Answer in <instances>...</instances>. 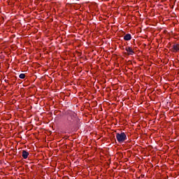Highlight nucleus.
Masks as SVG:
<instances>
[{"instance_id": "1", "label": "nucleus", "mask_w": 179, "mask_h": 179, "mask_svg": "<svg viewBox=\"0 0 179 179\" xmlns=\"http://www.w3.org/2000/svg\"><path fill=\"white\" fill-rule=\"evenodd\" d=\"M78 115L73 111H69L67 115V121L69 125L76 124L78 121Z\"/></svg>"}, {"instance_id": "4", "label": "nucleus", "mask_w": 179, "mask_h": 179, "mask_svg": "<svg viewBox=\"0 0 179 179\" xmlns=\"http://www.w3.org/2000/svg\"><path fill=\"white\" fill-rule=\"evenodd\" d=\"M178 51H179V44L177 43V44L173 45L172 48H171V52H178Z\"/></svg>"}, {"instance_id": "7", "label": "nucleus", "mask_w": 179, "mask_h": 179, "mask_svg": "<svg viewBox=\"0 0 179 179\" xmlns=\"http://www.w3.org/2000/svg\"><path fill=\"white\" fill-rule=\"evenodd\" d=\"M20 79H24V78H26V74H24V73H21V74L20 75Z\"/></svg>"}, {"instance_id": "6", "label": "nucleus", "mask_w": 179, "mask_h": 179, "mask_svg": "<svg viewBox=\"0 0 179 179\" xmlns=\"http://www.w3.org/2000/svg\"><path fill=\"white\" fill-rule=\"evenodd\" d=\"M22 157L23 159H27V157H29V152L22 150Z\"/></svg>"}, {"instance_id": "5", "label": "nucleus", "mask_w": 179, "mask_h": 179, "mask_svg": "<svg viewBox=\"0 0 179 179\" xmlns=\"http://www.w3.org/2000/svg\"><path fill=\"white\" fill-rule=\"evenodd\" d=\"M132 38V36H131L130 34H127L126 35L124 36V40L125 41H129Z\"/></svg>"}, {"instance_id": "3", "label": "nucleus", "mask_w": 179, "mask_h": 179, "mask_svg": "<svg viewBox=\"0 0 179 179\" xmlns=\"http://www.w3.org/2000/svg\"><path fill=\"white\" fill-rule=\"evenodd\" d=\"M125 51H127L128 55H134L135 54V52H134V50L131 47H126Z\"/></svg>"}, {"instance_id": "2", "label": "nucleus", "mask_w": 179, "mask_h": 179, "mask_svg": "<svg viewBox=\"0 0 179 179\" xmlns=\"http://www.w3.org/2000/svg\"><path fill=\"white\" fill-rule=\"evenodd\" d=\"M116 139L119 143H122L127 141V134L124 132L117 133L116 134Z\"/></svg>"}]
</instances>
